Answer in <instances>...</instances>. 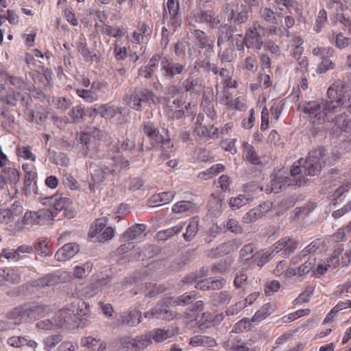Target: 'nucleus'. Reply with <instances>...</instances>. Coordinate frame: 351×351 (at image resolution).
Masks as SVG:
<instances>
[{
    "mask_svg": "<svg viewBox=\"0 0 351 351\" xmlns=\"http://www.w3.org/2000/svg\"><path fill=\"white\" fill-rule=\"evenodd\" d=\"M2 172L11 184H16L21 178L20 171L14 167H3Z\"/></svg>",
    "mask_w": 351,
    "mask_h": 351,
    "instance_id": "a18cd8bd",
    "label": "nucleus"
},
{
    "mask_svg": "<svg viewBox=\"0 0 351 351\" xmlns=\"http://www.w3.org/2000/svg\"><path fill=\"white\" fill-rule=\"evenodd\" d=\"M155 94L149 89L141 88L136 89L130 97L131 107L137 110L141 111L143 103L155 104Z\"/></svg>",
    "mask_w": 351,
    "mask_h": 351,
    "instance_id": "6e6552de",
    "label": "nucleus"
},
{
    "mask_svg": "<svg viewBox=\"0 0 351 351\" xmlns=\"http://www.w3.org/2000/svg\"><path fill=\"white\" fill-rule=\"evenodd\" d=\"M80 142L82 145V153L84 156L90 158H106L104 154L99 153L98 147L99 145H97V141L95 138L91 137L87 134H82L80 135Z\"/></svg>",
    "mask_w": 351,
    "mask_h": 351,
    "instance_id": "f8f14e48",
    "label": "nucleus"
},
{
    "mask_svg": "<svg viewBox=\"0 0 351 351\" xmlns=\"http://www.w3.org/2000/svg\"><path fill=\"white\" fill-rule=\"evenodd\" d=\"M343 249L339 247L333 252L332 256L327 260L329 268L335 269L340 265V258H343Z\"/></svg>",
    "mask_w": 351,
    "mask_h": 351,
    "instance_id": "de8ad7c7",
    "label": "nucleus"
},
{
    "mask_svg": "<svg viewBox=\"0 0 351 351\" xmlns=\"http://www.w3.org/2000/svg\"><path fill=\"white\" fill-rule=\"evenodd\" d=\"M259 17L262 22L267 25H277L278 19L274 10L268 7L262 6L259 9Z\"/></svg>",
    "mask_w": 351,
    "mask_h": 351,
    "instance_id": "c85d7f7f",
    "label": "nucleus"
},
{
    "mask_svg": "<svg viewBox=\"0 0 351 351\" xmlns=\"http://www.w3.org/2000/svg\"><path fill=\"white\" fill-rule=\"evenodd\" d=\"M208 54L205 53V58L202 60L198 59L195 62V68L197 66H199V69H202L204 72L209 73H213L214 75H217L219 73V69L216 64L211 62L210 58L208 56Z\"/></svg>",
    "mask_w": 351,
    "mask_h": 351,
    "instance_id": "a878e982",
    "label": "nucleus"
},
{
    "mask_svg": "<svg viewBox=\"0 0 351 351\" xmlns=\"http://www.w3.org/2000/svg\"><path fill=\"white\" fill-rule=\"evenodd\" d=\"M232 298V294L228 291L215 293L212 295L211 302L214 306L227 305Z\"/></svg>",
    "mask_w": 351,
    "mask_h": 351,
    "instance_id": "e433bc0d",
    "label": "nucleus"
},
{
    "mask_svg": "<svg viewBox=\"0 0 351 351\" xmlns=\"http://www.w3.org/2000/svg\"><path fill=\"white\" fill-rule=\"evenodd\" d=\"M326 149L323 147L315 149L308 153L306 159L300 158L294 162L290 170V178L298 181L299 179L302 180L306 179L302 176L295 177L300 173L306 176H313L319 172L322 169L326 166Z\"/></svg>",
    "mask_w": 351,
    "mask_h": 351,
    "instance_id": "f257e3e1",
    "label": "nucleus"
},
{
    "mask_svg": "<svg viewBox=\"0 0 351 351\" xmlns=\"http://www.w3.org/2000/svg\"><path fill=\"white\" fill-rule=\"evenodd\" d=\"M28 305L29 316L30 319H38L39 317H43L49 313V307L48 305L38 304V305Z\"/></svg>",
    "mask_w": 351,
    "mask_h": 351,
    "instance_id": "473e14b6",
    "label": "nucleus"
},
{
    "mask_svg": "<svg viewBox=\"0 0 351 351\" xmlns=\"http://www.w3.org/2000/svg\"><path fill=\"white\" fill-rule=\"evenodd\" d=\"M144 317L148 319H171L173 313L162 304H157L154 308L144 313Z\"/></svg>",
    "mask_w": 351,
    "mask_h": 351,
    "instance_id": "6ab92c4d",
    "label": "nucleus"
},
{
    "mask_svg": "<svg viewBox=\"0 0 351 351\" xmlns=\"http://www.w3.org/2000/svg\"><path fill=\"white\" fill-rule=\"evenodd\" d=\"M267 29L258 23H255L252 26L245 31V40L246 47L255 51H259L264 46V37Z\"/></svg>",
    "mask_w": 351,
    "mask_h": 351,
    "instance_id": "7ed1b4c3",
    "label": "nucleus"
},
{
    "mask_svg": "<svg viewBox=\"0 0 351 351\" xmlns=\"http://www.w3.org/2000/svg\"><path fill=\"white\" fill-rule=\"evenodd\" d=\"M204 112L206 114L207 117L212 120L217 118V113L214 108V104L208 99H205L202 104Z\"/></svg>",
    "mask_w": 351,
    "mask_h": 351,
    "instance_id": "680f3d73",
    "label": "nucleus"
},
{
    "mask_svg": "<svg viewBox=\"0 0 351 351\" xmlns=\"http://www.w3.org/2000/svg\"><path fill=\"white\" fill-rule=\"evenodd\" d=\"M327 21V13L324 9H322L319 11L314 25V30L317 32H321L324 24Z\"/></svg>",
    "mask_w": 351,
    "mask_h": 351,
    "instance_id": "864d4df0",
    "label": "nucleus"
},
{
    "mask_svg": "<svg viewBox=\"0 0 351 351\" xmlns=\"http://www.w3.org/2000/svg\"><path fill=\"white\" fill-rule=\"evenodd\" d=\"M343 104L342 99L330 100L326 101L322 108L325 122H331V121H333V119L330 117V114L340 111Z\"/></svg>",
    "mask_w": 351,
    "mask_h": 351,
    "instance_id": "4be33fe9",
    "label": "nucleus"
},
{
    "mask_svg": "<svg viewBox=\"0 0 351 351\" xmlns=\"http://www.w3.org/2000/svg\"><path fill=\"white\" fill-rule=\"evenodd\" d=\"M310 313L308 308L300 309L295 311L294 313H289L282 317V323L287 324L293 322V320L305 315H308Z\"/></svg>",
    "mask_w": 351,
    "mask_h": 351,
    "instance_id": "603ef678",
    "label": "nucleus"
},
{
    "mask_svg": "<svg viewBox=\"0 0 351 351\" xmlns=\"http://www.w3.org/2000/svg\"><path fill=\"white\" fill-rule=\"evenodd\" d=\"M254 197L252 195H239L236 197L230 199L229 205L233 210L239 209L247 203L252 202Z\"/></svg>",
    "mask_w": 351,
    "mask_h": 351,
    "instance_id": "c9c22d12",
    "label": "nucleus"
},
{
    "mask_svg": "<svg viewBox=\"0 0 351 351\" xmlns=\"http://www.w3.org/2000/svg\"><path fill=\"white\" fill-rule=\"evenodd\" d=\"M89 236L95 238L98 242H105L113 238L114 230L111 227L107 226V219L101 217L97 219L90 227Z\"/></svg>",
    "mask_w": 351,
    "mask_h": 351,
    "instance_id": "0eeeda50",
    "label": "nucleus"
},
{
    "mask_svg": "<svg viewBox=\"0 0 351 351\" xmlns=\"http://www.w3.org/2000/svg\"><path fill=\"white\" fill-rule=\"evenodd\" d=\"M299 241L293 238L283 237L272 245L270 256H275L277 254L282 256H288L293 254L298 248Z\"/></svg>",
    "mask_w": 351,
    "mask_h": 351,
    "instance_id": "9d476101",
    "label": "nucleus"
},
{
    "mask_svg": "<svg viewBox=\"0 0 351 351\" xmlns=\"http://www.w3.org/2000/svg\"><path fill=\"white\" fill-rule=\"evenodd\" d=\"M1 257L12 261H17L23 258V256H18V253L16 252V250L8 248H4L2 250L1 252L0 253V258Z\"/></svg>",
    "mask_w": 351,
    "mask_h": 351,
    "instance_id": "e2e57ef3",
    "label": "nucleus"
},
{
    "mask_svg": "<svg viewBox=\"0 0 351 351\" xmlns=\"http://www.w3.org/2000/svg\"><path fill=\"white\" fill-rule=\"evenodd\" d=\"M265 211L262 210V206L254 208L248 211L243 217V221L245 223H250L257 221L258 219L262 218L265 215Z\"/></svg>",
    "mask_w": 351,
    "mask_h": 351,
    "instance_id": "4c0bfd02",
    "label": "nucleus"
},
{
    "mask_svg": "<svg viewBox=\"0 0 351 351\" xmlns=\"http://www.w3.org/2000/svg\"><path fill=\"white\" fill-rule=\"evenodd\" d=\"M146 226L141 223L135 224L129 228L123 234L122 239L123 241H130L138 238L145 230Z\"/></svg>",
    "mask_w": 351,
    "mask_h": 351,
    "instance_id": "5701e85b",
    "label": "nucleus"
},
{
    "mask_svg": "<svg viewBox=\"0 0 351 351\" xmlns=\"http://www.w3.org/2000/svg\"><path fill=\"white\" fill-rule=\"evenodd\" d=\"M248 284V277L242 271L236 270L234 279V286L236 289H245Z\"/></svg>",
    "mask_w": 351,
    "mask_h": 351,
    "instance_id": "49530a36",
    "label": "nucleus"
},
{
    "mask_svg": "<svg viewBox=\"0 0 351 351\" xmlns=\"http://www.w3.org/2000/svg\"><path fill=\"white\" fill-rule=\"evenodd\" d=\"M121 345L128 351H137L136 338L125 336L121 339Z\"/></svg>",
    "mask_w": 351,
    "mask_h": 351,
    "instance_id": "bf43d9fd",
    "label": "nucleus"
},
{
    "mask_svg": "<svg viewBox=\"0 0 351 351\" xmlns=\"http://www.w3.org/2000/svg\"><path fill=\"white\" fill-rule=\"evenodd\" d=\"M180 88L185 92L193 93L197 91V88L200 86V80L198 77L193 76L190 73L187 78L179 82Z\"/></svg>",
    "mask_w": 351,
    "mask_h": 351,
    "instance_id": "393cba45",
    "label": "nucleus"
},
{
    "mask_svg": "<svg viewBox=\"0 0 351 351\" xmlns=\"http://www.w3.org/2000/svg\"><path fill=\"white\" fill-rule=\"evenodd\" d=\"M304 184V180L299 179L298 181L293 180L289 177H276L271 180V187L266 189L267 193H278L280 191L285 188L287 186H302Z\"/></svg>",
    "mask_w": 351,
    "mask_h": 351,
    "instance_id": "2eb2a0df",
    "label": "nucleus"
},
{
    "mask_svg": "<svg viewBox=\"0 0 351 351\" xmlns=\"http://www.w3.org/2000/svg\"><path fill=\"white\" fill-rule=\"evenodd\" d=\"M240 258L245 262L251 261L252 264L257 263V265L261 267L263 263L257 262L260 258V254L258 253L256 247L254 244L250 243L245 244L239 251Z\"/></svg>",
    "mask_w": 351,
    "mask_h": 351,
    "instance_id": "dca6fc26",
    "label": "nucleus"
},
{
    "mask_svg": "<svg viewBox=\"0 0 351 351\" xmlns=\"http://www.w3.org/2000/svg\"><path fill=\"white\" fill-rule=\"evenodd\" d=\"M335 66V63L333 62L330 58H325V60H322L321 62L318 64L316 72L318 74H324L328 71L334 69Z\"/></svg>",
    "mask_w": 351,
    "mask_h": 351,
    "instance_id": "3c124183",
    "label": "nucleus"
},
{
    "mask_svg": "<svg viewBox=\"0 0 351 351\" xmlns=\"http://www.w3.org/2000/svg\"><path fill=\"white\" fill-rule=\"evenodd\" d=\"M16 155L18 157L23 158L25 160H30L32 161L36 160V156L31 152L30 146L17 147Z\"/></svg>",
    "mask_w": 351,
    "mask_h": 351,
    "instance_id": "5fc2aeb1",
    "label": "nucleus"
},
{
    "mask_svg": "<svg viewBox=\"0 0 351 351\" xmlns=\"http://www.w3.org/2000/svg\"><path fill=\"white\" fill-rule=\"evenodd\" d=\"M78 52L86 60H95V62L99 61V56L94 51H91L85 42L79 41L76 43Z\"/></svg>",
    "mask_w": 351,
    "mask_h": 351,
    "instance_id": "7c9ffc66",
    "label": "nucleus"
},
{
    "mask_svg": "<svg viewBox=\"0 0 351 351\" xmlns=\"http://www.w3.org/2000/svg\"><path fill=\"white\" fill-rule=\"evenodd\" d=\"M328 37L331 42L335 38V46L341 49L346 48L350 43V38L345 37L341 32H332V35H329Z\"/></svg>",
    "mask_w": 351,
    "mask_h": 351,
    "instance_id": "c03bdc74",
    "label": "nucleus"
},
{
    "mask_svg": "<svg viewBox=\"0 0 351 351\" xmlns=\"http://www.w3.org/2000/svg\"><path fill=\"white\" fill-rule=\"evenodd\" d=\"M315 265L316 258L314 256H310L304 264L297 268L298 280L301 281L304 280Z\"/></svg>",
    "mask_w": 351,
    "mask_h": 351,
    "instance_id": "cd10ccee",
    "label": "nucleus"
},
{
    "mask_svg": "<svg viewBox=\"0 0 351 351\" xmlns=\"http://www.w3.org/2000/svg\"><path fill=\"white\" fill-rule=\"evenodd\" d=\"M219 48L220 49L217 53V58L221 63H230L234 60L236 54L234 53L233 47L229 46L224 49H222L221 47Z\"/></svg>",
    "mask_w": 351,
    "mask_h": 351,
    "instance_id": "72a5a7b5",
    "label": "nucleus"
},
{
    "mask_svg": "<svg viewBox=\"0 0 351 351\" xmlns=\"http://www.w3.org/2000/svg\"><path fill=\"white\" fill-rule=\"evenodd\" d=\"M13 95H14L15 102L20 101L21 104L25 107L30 106L32 101L29 94L27 93H22L13 89Z\"/></svg>",
    "mask_w": 351,
    "mask_h": 351,
    "instance_id": "052dcab7",
    "label": "nucleus"
},
{
    "mask_svg": "<svg viewBox=\"0 0 351 351\" xmlns=\"http://www.w3.org/2000/svg\"><path fill=\"white\" fill-rule=\"evenodd\" d=\"M77 349L78 344L76 342L65 341L62 342L54 351H75Z\"/></svg>",
    "mask_w": 351,
    "mask_h": 351,
    "instance_id": "774afa93",
    "label": "nucleus"
},
{
    "mask_svg": "<svg viewBox=\"0 0 351 351\" xmlns=\"http://www.w3.org/2000/svg\"><path fill=\"white\" fill-rule=\"evenodd\" d=\"M121 324L128 326H134L141 322V312L136 309L120 314Z\"/></svg>",
    "mask_w": 351,
    "mask_h": 351,
    "instance_id": "412c9836",
    "label": "nucleus"
},
{
    "mask_svg": "<svg viewBox=\"0 0 351 351\" xmlns=\"http://www.w3.org/2000/svg\"><path fill=\"white\" fill-rule=\"evenodd\" d=\"M322 243L320 239H315L300 251V255L305 257L308 254L315 253L322 247Z\"/></svg>",
    "mask_w": 351,
    "mask_h": 351,
    "instance_id": "09e8293b",
    "label": "nucleus"
},
{
    "mask_svg": "<svg viewBox=\"0 0 351 351\" xmlns=\"http://www.w3.org/2000/svg\"><path fill=\"white\" fill-rule=\"evenodd\" d=\"M28 311V305L25 304L15 308L10 313V317L11 319L17 320L14 322V324H19L22 322H27L28 319H30Z\"/></svg>",
    "mask_w": 351,
    "mask_h": 351,
    "instance_id": "c756f323",
    "label": "nucleus"
},
{
    "mask_svg": "<svg viewBox=\"0 0 351 351\" xmlns=\"http://www.w3.org/2000/svg\"><path fill=\"white\" fill-rule=\"evenodd\" d=\"M79 250L80 247L77 243H66L57 251L55 257L58 261H66L73 257Z\"/></svg>",
    "mask_w": 351,
    "mask_h": 351,
    "instance_id": "a211bd4d",
    "label": "nucleus"
},
{
    "mask_svg": "<svg viewBox=\"0 0 351 351\" xmlns=\"http://www.w3.org/2000/svg\"><path fill=\"white\" fill-rule=\"evenodd\" d=\"M115 169L111 166V164H104L99 167H97L91 172V178L94 184H100L103 182L108 175H114Z\"/></svg>",
    "mask_w": 351,
    "mask_h": 351,
    "instance_id": "f3484780",
    "label": "nucleus"
},
{
    "mask_svg": "<svg viewBox=\"0 0 351 351\" xmlns=\"http://www.w3.org/2000/svg\"><path fill=\"white\" fill-rule=\"evenodd\" d=\"M335 126L340 130V131L346 134L349 132V128L351 127V121L348 119L345 113H342L335 117L333 121Z\"/></svg>",
    "mask_w": 351,
    "mask_h": 351,
    "instance_id": "79ce46f5",
    "label": "nucleus"
},
{
    "mask_svg": "<svg viewBox=\"0 0 351 351\" xmlns=\"http://www.w3.org/2000/svg\"><path fill=\"white\" fill-rule=\"evenodd\" d=\"M302 111L312 124L320 125L325 123L323 110L318 101H311L305 103L302 107Z\"/></svg>",
    "mask_w": 351,
    "mask_h": 351,
    "instance_id": "9b49d317",
    "label": "nucleus"
},
{
    "mask_svg": "<svg viewBox=\"0 0 351 351\" xmlns=\"http://www.w3.org/2000/svg\"><path fill=\"white\" fill-rule=\"evenodd\" d=\"M243 156L245 159L253 165H259L261 163L260 157L257 155L253 146L246 144L243 149Z\"/></svg>",
    "mask_w": 351,
    "mask_h": 351,
    "instance_id": "37998d69",
    "label": "nucleus"
},
{
    "mask_svg": "<svg viewBox=\"0 0 351 351\" xmlns=\"http://www.w3.org/2000/svg\"><path fill=\"white\" fill-rule=\"evenodd\" d=\"M189 34L198 54H200L204 49L206 54L213 53L214 40L205 32L201 29H189Z\"/></svg>",
    "mask_w": 351,
    "mask_h": 351,
    "instance_id": "20e7f679",
    "label": "nucleus"
},
{
    "mask_svg": "<svg viewBox=\"0 0 351 351\" xmlns=\"http://www.w3.org/2000/svg\"><path fill=\"white\" fill-rule=\"evenodd\" d=\"M82 310H79V304L71 303L59 311L55 317L56 326L71 328L75 326Z\"/></svg>",
    "mask_w": 351,
    "mask_h": 351,
    "instance_id": "f03ea898",
    "label": "nucleus"
},
{
    "mask_svg": "<svg viewBox=\"0 0 351 351\" xmlns=\"http://www.w3.org/2000/svg\"><path fill=\"white\" fill-rule=\"evenodd\" d=\"M190 17L195 23L209 24L212 28L217 27L220 23L218 16L211 10H193L191 12Z\"/></svg>",
    "mask_w": 351,
    "mask_h": 351,
    "instance_id": "ddd939ff",
    "label": "nucleus"
},
{
    "mask_svg": "<svg viewBox=\"0 0 351 351\" xmlns=\"http://www.w3.org/2000/svg\"><path fill=\"white\" fill-rule=\"evenodd\" d=\"M43 204L52 208L51 215L53 217L62 211L67 210L72 204L71 199L63 197L62 194L56 193L53 195L46 197L42 199Z\"/></svg>",
    "mask_w": 351,
    "mask_h": 351,
    "instance_id": "1a4fd4ad",
    "label": "nucleus"
},
{
    "mask_svg": "<svg viewBox=\"0 0 351 351\" xmlns=\"http://www.w3.org/2000/svg\"><path fill=\"white\" fill-rule=\"evenodd\" d=\"M172 210L175 213H194L197 210V205L190 201H180L173 206Z\"/></svg>",
    "mask_w": 351,
    "mask_h": 351,
    "instance_id": "f704fd0d",
    "label": "nucleus"
},
{
    "mask_svg": "<svg viewBox=\"0 0 351 351\" xmlns=\"http://www.w3.org/2000/svg\"><path fill=\"white\" fill-rule=\"evenodd\" d=\"M186 62H175L172 59L163 57L160 62L162 77L165 80H171L176 75L186 73Z\"/></svg>",
    "mask_w": 351,
    "mask_h": 351,
    "instance_id": "39448f33",
    "label": "nucleus"
},
{
    "mask_svg": "<svg viewBox=\"0 0 351 351\" xmlns=\"http://www.w3.org/2000/svg\"><path fill=\"white\" fill-rule=\"evenodd\" d=\"M275 311V306L271 303L264 304L259 310H258L252 317L253 322H259L265 319Z\"/></svg>",
    "mask_w": 351,
    "mask_h": 351,
    "instance_id": "2f4dec72",
    "label": "nucleus"
},
{
    "mask_svg": "<svg viewBox=\"0 0 351 351\" xmlns=\"http://www.w3.org/2000/svg\"><path fill=\"white\" fill-rule=\"evenodd\" d=\"M100 31L103 34L114 38L122 36V31L120 29L110 26L106 24H103L101 26Z\"/></svg>",
    "mask_w": 351,
    "mask_h": 351,
    "instance_id": "4d7b16f0",
    "label": "nucleus"
},
{
    "mask_svg": "<svg viewBox=\"0 0 351 351\" xmlns=\"http://www.w3.org/2000/svg\"><path fill=\"white\" fill-rule=\"evenodd\" d=\"M68 115L71 118V123H79L84 119V108L80 106H73L68 112Z\"/></svg>",
    "mask_w": 351,
    "mask_h": 351,
    "instance_id": "ea45409f",
    "label": "nucleus"
},
{
    "mask_svg": "<svg viewBox=\"0 0 351 351\" xmlns=\"http://www.w3.org/2000/svg\"><path fill=\"white\" fill-rule=\"evenodd\" d=\"M62 274L60 271L47 274L45 276L34 280L31 285L33 287L42 289L47 287H52L62 282Z\"/></svg>",
    "mask_w": 351,
    "mask_h": 351,
    "instance_id": "4468645a",
    "label": "nucleus"
},
{
    "mask_svg": "<svg viewBox=\"0 0 351 351\" xmlns=\"http://www.w3.org/2000/svg\"><path fill=\"white\" fill-rule=\"evenodd\" d=\"M141 131L148 138L149 141V145L144 146L143 143H142L141 149L143 151L156 148L161 142H163V136L160 133L155 124L150 121L143 122Z\"/></svg>",
    "mask_w": 351,
    "mask_h": 351,
    "instance_id": "423d86ee",
    "label": "nucleus"
},
{
    "mask_svg": "<svg viewBox=\"0 0 351 351\" xmlns=\"http://www.w3.org/2000/svg\"><path fill=\"white\" fill-rule=\"evenodd\" d=\"M62 339V336L59 334L51 335L45 337L43 340L45 351H51Z\"/></svg>",
    "mask_w": 351,
    "mask_h": 351,
    "instance_id": "a19ab883",
    "label": "nucleus"
},
{
    "mask_svg": "<svg viewBox=\"0 0 351 351\" xmlns=\"http://www.w3.org/2000/svg\"><path fill=\"white\" fill-rule=\"evenodd\" d=\"M5 82H8L12 86L21 90H27L31 92L34 90V86L31 83L25 82L23 78L7 74L5 78Z\"/></svg>",
    "mask_w": 351,
    "mask_h": 351,
    "instance_id": "b1692460",
    "label": "nucleus"
},
{
    "mask_svg": "<svg viewBox=\"0 0 351 351\" xmlns=\"http://www.w3.org/2000/svg\"><path fill=\"white\" fill-rule=\"evenodd\" d=\"M54 106L62 111L68 110L72 104L71 99L64 97H59L53 99Z\"/></svg>",
    "mask_w": 351,
    "mask_h": 351,
    "instance_id": "6e6d98bb",
    "label": "nucleus"
},
{
    "mask_svg": "<svg viewBox=\"0 0 351 351\" xmlns=\"http://www.w3.org/2000/svg\"><path fill=\"white\" fill-rule=\"evenodd\" d=\"M136 340L137 351L143 350L145 348L147 347L152 343V339L149 335V333L145 335H141L139 337H136Z\"/></svg>",
    "mask_w": 351,
    "mask_h": 351,
    "instance_id": "69168bd1",
    "label": "nucleus"
},
{
    "mask_svg": "<svg viewBox=\"0 0 351 351\" xmlns=\"http://www.w3.org/2000/svg\"><path fill=\"white\" fill-rule=\"evenodd\" d=\"M199 219L197 217L191 219L189 225L186 227V232L183 237L186 241L192 240L198 231Z\"/></svg>",
    "mask_w": 351,
    "mask_h": 351,
    "instance_id": "58836bf2",
    "label": "nucleus"
},
{
    "mask_svg": "<svg viewBox=\"0 0 351 351\" xmlns=\"http://www.w3.org/2000/svg\"><path fill=\"white\" fill-rule=\"evenodd\" d=\"M233 36V28L228 23H221L217 27L216 32L217 44L218 47H221L223 44L229 41Z\"/></svg>",
    "mask_w": 351,
    "mask_h": 351,
    "instance_id": "aec40b11",
    "label": "nucleus"
},
{
    "mask_svg": "<svg viewBox=\"0 0 351 351\" xmlns=\"http://www.w3.org/2000/svg\"><path fill=\"white\" fill-rule=\"evenodd\" d=\"M195 299V294L185 293L177 298L176 302L178 305L185 306L191 304Z\"/></svg>",
    "mask_w": 351,
    "mask_h": 351,
    "instance_id": "338daca9",
    "label": "nucleus"
},
{
    "mask_svg": "<svg viewBox=\"0 0 351 351\" xmlns=\"http://www.w3.org/2000/svg\"><path fill=\"white\" fill-rule=\"evenodd\" d=\"M151 339L157 343L162 342L173 336L174 333L171 329L166 328H155L149 332Z\"/></svg>",
    "mask_w": 351,
    "mask_h": 351,
    "instance_id": "bb28decb",
    "label": "nucleus"
},
{
    "mask_svg": "<svg viewBox=\"0 0 351 351\" xmlns=\"http://www.w3.org/2000/svg\"><path fill=\"white\" fill-rule=\"evenodd\" d=\"M36 173L33 171H27L25 173L24 178V191L26 195L27 194V193H30V186L32 185L33 182H36L35 180L36 178Z\"/></svg>",
    "mask_w": 351,
    "mask_h": 351,
    "instance_id": "13d9d810",
    "label": "nucleus"
},
{
    "mask_svg": "<svg viewBox=\"0 0 351 351\" xmlns=\"http://www.w3.org/2000/svg\"><path fill=\"white\" fill-rule=\"evenodd\" d=\"M76 93L80 97L82 98L88 103H92L97 101L98 99L97 94L90 90L77 88L76 89Z\"/></svg>",
    "mask_w": 351,
    "mask_h": 351,
    "instance_id": "8fccbe9b",
    "label": "nucleus"
},
{
    "mask_svg": "<svg viewBox=\"0 0 351 351\" xmlns=\"http://www.w3.org/2000/svg\"><path fill=\"white\" fill-rule=\"evenodd\" d=\"M313 293V289L311 287L308 286L305 291L300 293L299 296L293 300V304H300L302 302H307L309 301Z\"/></svg>",
    "mask_w": 351,
    "mask_h": 351,
    "instance_id": "0e129e2a",
    "label": "nucleus"
}]
</instances>
